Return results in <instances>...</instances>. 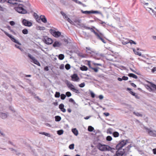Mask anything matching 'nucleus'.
I'll list each match as a JSON object with an SVG mask.
<instances>
[{
    "mask_svg": "<svg viewBox=\"0 0 156 156\" xmlns=\"http://www.w3.org/2000/svg\"><path fill=\"white\" fill-rule=\"evenodd\" d=\"M97 148L101 151H106L111 150L112 148L109 146L102 144L98 143L97 145Z\"/></svg>",
    "mask_w": 156,
    "mask_h": 156,
    "instance_id": "1",
    "label": "nucleus"
},
{
    "mask_svg": "<svg viewBox=\"0 0 156 156\" xmlns=\"http://www.w3.org/2000/svg\"><path fill=\"white\" fill-rule=\"evenodd\" d=\"M17 7L14 8L16 11L22 14H25L27 13V11L24 9L23 6L21 4H18Z\"/></svg>",
    "mask_w": 156,
    "mask_h": 156,
    "instance_id": "2",
    "label": "nucleus"
},
{
    "mask_svg": "<svg viewBox=\"0 0 156 156\" xmlns=\"http://www.w3.org/2000/svg\"><path fill=\"white\" fill-rule=\"evenodd\" d=\"M128 141L127 140H123L120 141L116 147V148L117 150H122L121 148L125 146L128 143Z\"/></svg>",
    "mask_w": 156,
    "mask_h": 156,
    "instance_id": "3",
    "label": "nucleus"
},
{
    "mask_svg": "<svg viewBox=\"0 0 156 156\" xmlns=\"http://www.w3.org/2000/svg\"><path fill=\"white\" fill-rule=\"evenodd\" d=\"M50 33L55 37H58L61 35V33L58 31H56L54 30H50Z\"/></svg>",
    "mask_w": 156,
    "mask_h": 156,
    "instance_id": "4",
    "label": "nucleus"
},
{
    "mask_svg": "<svg viewBox=\"0 0 156 156\" xmlns=\"http://www.w3.org/2000/svg\"><path fill=\"white\" fill-rule=\"evenodd\" d=\"M144 129L146 130L148 134L151 136H156V131L151 130L150 129L146 127H144Z\"/></svg>",
    "mask_w": 156,
    "mask_h": 156,
    "instance_id": "5",
    "label": "nucleus"
},
{
    "mask_svg": "<svg viewBox=\"0 0 156 156\" xmlns=\"http://www.w3.org/2000/svg\"><path fill=\"white\" fill-rule=\"evenodd\" d=\"M43 41L45 44H52L53 42L52 40L47 36L44 37Z\"/></svg>",
    "mask_w": 156,
    "mask_h": 156,
    "instance_id": "6",
    "label": "nucleus"
},
{
    "mask_svg": "<svg viewBox=\"0 0 156 156\" xmlns=\"http://www.w3.org/2000/svg\"><path fill=\"white\" fill-rule=\"evenodd\" d=\"M28 56L33 61V62L34 64L38 66H40V64L39 62L34 57H33L29 53L28 55Z\"/></svg>",
    "mask_w": 156,
    "mask_h": 156,
    "instance_id": "7",
    "label": "nucleus"
},
{
    "mask_svg": "<svg viewBox=\"0 0 156 156\" xmlns=\"http://www.w3.org/2000/svg\"><path fill=\"white\" fill-rule=\"evenodd\" d=\"M81 12L83 14H98L99 13V12L97 11H83V10H81Z\"/></svg>",
    "mask_w": 156,
    "mask_h": 156,
    "instance_id": "8",
    "label": "nucleus"
},
{
    "mask_svg": "<svg viewBox=\"0 0 156 156\" xmlns=\"http://www.w3.org/2000/svg\"><path fill=\"white\" fill-rule=\"evenodd\" d=\"M4 33L5 35H6L7 36H8L10 38L11 40L12 41L18 44H20L19 43L17 40H16L14 37H12L11 35L9 34L8 33L5 31H4Z\"/></svg>",
    "mask_w": 156,
    "mask_h": 156,
    "instance_id": "9",
    "label": "nucleus"
},
{
    "mask_svg": "<svg viewBox=\"0 0 156 156\" xmlns=\"http://www.w3.org/2000/svg\"><path fill=\"white\" fill-rule=\"evenodd\" d=\"M22 23L23 25L25 26H27L28 27H30L32 26V23L26 20L23 19L22 21Z\"/></svg>",
    "mask_w": 156,
    "mask_h": 156,
    "instance_id": "10",
    "label": "nucleus"
},
{
    "mask_svg": "<svg viewBox=\"0 0 156 156\" xmlns=\"http://www.w3.org/2000/svg\"><path fill=\"white\" fill-rule=\"evenodd\" d=\"M125 153L124 150H119L116 152L115 156H122Z\"/></svg>",
    "mask_w": 156,
    "mask_h": 156,
    "instance_id": "11",
    "label": "nucleus"
},
{
    "mask_svg": "<svg viewBox=\"0 0 156 156\" xmlns=\"http://www.w3.org/2000/svg\"><path fill=\"white\" fill-rule=\"evenodd\" d=\"M6 2L13 5H18V2H20V0H7Z\"/></svg>",
    "mask_w": 156,
    "mask_h": 156,
    "instance_id": "12",
    "label": "nucleus"
},
{
    "mask_svg": "<svg viewBox=\"0 0 156 156\" xmlns=\"http://www.w3.org/2000/svg\"><path fill=\"white\" fill-rule=\"evenodd\" d=\"M71 78L72 80L74 81H78L79 80V78L77 74H74L73 75H71Z\"/></svg>",
    "mask_w": 156,
    "mask_h": 156,
    "instance_id": "13",
    "label": "nucleus"
},
{
    "mask_svg": "<svg viewBox=\"0 0 156 156\" xmlns=\"http://www.w3.org/2000/svg\"><path fill=\"white\" fill-rule=\"evenodd\" d=\"M62 45V43L58 41H55L53 44V46L54 47H59Z\"/></svg>",
    "mask_w": 156,
    "mask_h": 156,
    "instance_id": "14",
    "label": "nucleus"
},
{
    "mask_svg": "<svg viewBox=\"0 0 156 156\" xmlns=\"http://www.w3.org/2000/svg\"><path fill=\"white\" fill-rule=\"evenodd\" d=\"M103 35L101 33H100L99 34L97 37L98 39L100 40L104 43H106V41L103 38Z\"/></svg>",
    "mask_w": 156,
    "mask_h": 156,
    "instance_id": "15",
    "label": "nucleus"
},
{
    "mask_svg": "<svg viewBox=\"0 0 156 156\" xmlns=\"http://www.w3.org/2000/svg\"><path fill=\"white\" fill-rule=\"evenodd\" d=\"M40 18L44 23H46L47 22V19L44 15H41L40 16Z\"/></svg>",
    "mask_w": 156,
    "mask_h": 156,
    "instance_id": "16",
    "label": "nucleus"
},
{
    "mask_svg": "<svg viewBox=\"0 0 156 156\" xmlns=\"http://www.w3.org/2000/svg\"><path fill=\"white\" fill-rule=\"evenodd\" d=\"M64 105L62 104H61L59 105V108L63 112H66V110L64 108Z\"/></svg>",
    "mask_w": 156,
    "mask_h": 156,
    "instance_id": "17",
    "label": "nucleus"
},
{
    "mask_svg": "<svg viewBox=\"0 0 156 156\" xmlns=\"http://www.w3.org/2000/svg\"><path fill=\"white\" fill-rule=\"evenodd\" d=\"M67 86L69 88L72 90L75 87L71 83H68Z\"/></svg>",
    "mask_w": 156,
    "mask_h": 156,
    "instance_id": "18",
    "label": "nucleus"
},
{
    "mask_svg": "<svg viewBox=\"0 0 156 156\" xmlns=\"http://www.w3.org/2000/svg\"><path fill=\"white\" fill-rule=\"evenodd\" d=\"M128 76L130 77H132L133 78H134L135 79H137V76L136 75L132 73H129L128 75Z\"/></svg>",
    "mask_w": 156,
    "mask_h": 156,
    "instance_id": "19",
    "label": "nucleus"
},
{
    "mask_svg": "<svg viewBox=\"0 0 156 156\" xmlns=\"http://www.w3.org/2000/svg\"><path fill=\"white\" fill-rule=\"evenodd\" d=\"M33 15L34 16V18L36 19V20H37V21H38V20H40V17L35 12L34 13Z\"/></svg>",
    "mask_w": 156,
    "mask_h": 156,
    "instance_id": "20",
    "label": "nucleus"
},
{
    "mask_svg": "<svg viewBox=\"0 0 156 156\" xmlns=\"http://www.w3.org/2000/svg\"><path fill=\"white\" fill-rule=\"evenodd\" d=\"M0 116L3 119H5L7 117L6 114L5 113H1L0 114Z\"/></svg>",
    "mask_w": 156,
    "mask_h": 156,
    "instance_id": "21",
    "label": "nucleus"
},
{
    "mask_svg": "<svg viewBox=\"0 0 156 156\" xmlns=\"http://www.w3.org/2000/svg\"><path fill=\"white\" fill-rule=\"evenodd\" d=\"M86 52L88 54H91L92 51L90 48V47H86Z\"/></svg>",
    "mask_w": 156,
    "mask_h": 156,
    "instance_id": "22",
    "label": "nucleus"
},
{
    "mask_svg": "<svg viewBox=\"0 0 156 156\" xmlns=\"http://www.w3.org/2000/svg\"><path fill=\"white\" fill-rule=\"evenodd\" d=\"M80 69L82 71H87L88 69V68L87 66H83L80 67Z\"/></svg>",
    "mask_w": 156,
    "mask_h": 156,
    "instance_id": "23",
    "label": "nucleus"
},
{
    "mask_svg": "<svg viewBox=\"0 0 156 156\" xmlns=\"http://www.w3.org/2000/svg\"><path fill=\"white\" fill-rule=\"evenodd\" d=\"M72 131L75 135L77 136L78 134V131L76 128L72 129Z\"/></svg>",
    "mask_w": 156,
    "mask_h": 156,
    "instance_id": "24",
    "label": "nucleus"
},
{
    "mask_svg": "<svg viewBox=\"0 0 156 156\" xmlns=\"http://www.w3.org/2000/svg\"><path fill=\"white\" fill-rule=\"evenodd\" d=\"M133 51L135 54L140 56L141 55V52L137 51L135 49H133Z\"/></svg>",
    "mask_w": 156,
    "mask_h": 156,
    "instance_id": "25",
    "label": "nucleus"
},
{
    "mask_svg": "<svg viewBox=\"0 0 156 156\" xmlns=\"http://www.w3.org/2000/svg\"><path fill=\"white\" fill-rule=\"evenodd\" d=\"M61 13L63 16L64 18L66 20L69 17L66 15V14L63 12H61Z\"/></svg>",
    "mask_w": 156,
    "mask_h": 156,
    "instance_id": "26",
    "label": "nucleus"
},
{
    "mask_svg": "<svg viewBox=\"0 0 156 156\" xmlns=\"http://www.w3.org/2000/svg\"><path fill=\"white\" fill-rule=\"evenodd\" d=\"M133 113L134 115H135L137 116L142 117V114L137 112H133Z\"/></svg>",
    "mask_w": 156,
    "mask_h": 156,
    "instance_id": "27",
    "label": "nucleus"
},
{
    "mask_svg": "<svg viewBox=\"0 0 156 156\" xmlns=\"http://www.w3.org/2000/svg\"><path fill=\"white\" fill-rule=\"evenodd\" d=\"M55 120L56 121H59L61 119V117L59 116H56L55 117Z\"/></svg>",
    "mask_w": 156,
    "mask_h": 156,
    "instance_id": "28",
    "label": "nucleus"
},
{
    "mask_svg": "<svg viewBox=\"0 0 156 156\" xmlns=\"http://www.w3.org/2000/svg\"><path fill=\"white\" fill-rule=\"evenodd\" d=\"M113 135L114 137H116L119 136V134L117 132H115L113 133Z\"/></svg>",
    "mask_w": 156,
    "mask_h": 156,
    "instance_id": "29",
    "label": "nucleus"
},
{
    "mask_svg": "<svg viewBox=\"0 0 156 156\" xmlns=\"http://www.w3.org/2000/svg\"><path fill=\"white\" fill-rule=\"evenodd\" d=\"M72 91L77 94H79L80 93L79 90L75 87L73 90Z\"/></svg>",
    "mask_w": 156,
    "mask_h": 156,
    "instance_id": "30",
    "label": "nucleus"
},
{
    "mask_svg": "<svg viewBox=\"0 0 156 156\" xmlns=\"http://www.w3.org/2000/svg\"><path fill=\"white\" fill-rule=\"evenodd\" d=\"M22 33L24 34H28V31L27 29H24L23 30Z\"/></svg>",
    "mask_w": 156,
    "mask_h": 156,
    "instance_id": "31",
    "label": "nucleus"
},
{
    "mask_svg": "<svg viewBox=\"0 0 156 156\" xmlns=\"http://www.w3.org/2000/svg\"><path fill=\"white\" fill-rule=\"evenodd\" d=\"M64 58V56L63 54H60L58 56V58L60 60H63Z\"/></svg>",
    "mask_w": 156,
    "mask_h": 156,
    "instance_id": "32",
    "label": "nucleus"
},
{
    "mask_svg": "<svg viewBox=\"0 0 156 156\" xmlns=\"http://www.w3.org/2000/svg\"><path fill=\"white\" fill-rule=\"evenodd\" d=\"M94 129V128L91 126H89L88 128V130L90 132L93 131Z\"/></svg>",
    "mask_w": 156,
    "mask_h": 156,
    "instance_id": "33",
    "label": "nucleus"
},
{
    "mask_svg": "<svg viewBox=\"0 0 156 156\" xmlns=\"http://www.w3.org/2000/svg\"><path fill=\"white\" fill-rule=\"evenodd\" d=\"M127 90H128L129 91V93L133 95L134 96H135V93L133 92L131 90V89L129 88H127Z\"/></svg>",
    "mask_w": 156,
    "mask_h": 156,
    "instance_id": "34",
    "label": "nucleus"
},
{
    "mask_svg": "<svg viewBox=\"0 0 156 156\" xmlns=\"http://www.w3.org/2000/svg\"><path fill=\"white\" fill-rule=\"evenodd\" d=\"M55 96L56 98H59L60 96V93L59 92H56L55 95Z\"/></svg>",
    "mask_w": 156,
    "mask_h": 156,
    "instance_id": "35",
    "label": "nucleus"
},
{
    "mask_svg": "<svg viewBox=\"0 0 156 156\" xmlns=\"http://www.w3.org/2000/svg\"><path fill=\"white\" fill-rule=\"evenodd\" d=\"M91 31L93 32L94 34L97 37L98 36L99 34L98 33L95 32V31L92 28H91Z\"/></svg>",
    "mask_w": 156,
    "mask_h": 156,
    "instance_id": "36",
    "label": "nucleus"
},
{
    "mask_svg": "<svg viewBox=\"0 0 156 156\" xmlns=\"http://www.w3.org/2000/svg\"><path fill=\"white\" fill-rule=\"evenodd\" d=\"M151 86L156 91V85L152 83H151Z\"/></svg>",
    "mask_w": 156,
    "mask_h": 156,
    "instance_id": "37",
    "label": "nucleus"
},
{
    "mask_svg": "<svg viewBox=\"0 0 156 156\" xmlns=\"http://www.w3.org/2000/svg\"><path fill=\"white\" fill-rule=\"evenodd\" d=\"M63 131L62 130H60L57 131V133L59 135H61L63 133Z\"/></svg>",
    "mask_w": 156,
    "mask_h": 156,
    "instance_id": "38",
    "label": "nucleus"
},
{
    "mask_svg": "<svg viewBox=\"0 0 156 156\" xmlns=\"http://www.w3.org/2000/svg\"><path fill=\"white\" fill-rule=\"evenodd\" d=\"M126 41H125L124 40H123L122 41V43L123 44H126L129 43V40H126Z\"/></svg>",
    "mask_w": 156,
    "mask_h": 156,
    "instance_id": "39",
    "label": "nucleus"
},
{
    "mask_svg": "<svg viewBox=\"0 0 156 156\" xmlns=\"http://www.w3.org/2000/svg\"><path fill=\"white\" fill-rule=\"evenodd\" d=\"M65 68L67 70H69L70 68V66L69 64H66L65 65Z\"/></svg>",
    "mask_w": 156,
    "mask_h": 156,
    "instance_id": "40",
    "label": "nucleus"
},
{
    "mask_svg": "<svg viewBox=\"0 0 156 156\" xmlns=\"http://www.w3.org/2000/svg\"><path fill=\"white\" fill-rule=\"evenodd\" d=\"M66 97V95L64 94H62L61 95V98L62 100H64L65 98Z\"/></svg>",
    "mask_w": 156,
    "mask_h": 156,
    "instance_id": "41",
    "label": "nucleus"
},
{
    "mask_svg": "<svg viewBox=\"0 0 156 156\" xmlns=\"http://www.w3.org/2000/svg\"><path fill=\"white\" fill-rule=\"evenodd\" d=\"M74 144H72L70 145L69 146V148L70 149H73L74 148Z\"/></svg>",
    "mask_w": 156,
    "mask_h": 156,
    "instance_id": "42",
    "label": "nucleus"
},
{
    "mask_svg": "<svg viewBox=\"0 0 156 156\" xmlns=\"http://www.w3.org/2000/svg\"><path fill=\"white\" fill-rule=\"evenodd\" d=\"M66 96H67L68 97H69L72 95L71 93L70 92H67L66 93Z\"/></svg>",
    "mask_w": 156,
    "mask_h": 156,
    "instance_id": "43",
    "label": "nucleus"
},
{
    "mask_svg": "<svg viewBox=\"0 0 156 156\" xmlns=\"http://www.w3.org/2000/svg\"><path fill=\"white\" fill-rule=\"evenodd\" d=\"M112 140V137L110 136H108L106 137V140L108 141H110Z\"/></svg>",
    "mask_w": 156,
    "mask_h": 156,
    "instance_id": "44",
    "label": "nucleus"
},
{
    "mask_svg": "<svg viewBox=\"0 0 156 156\" xmlns=\"http://www.w3.org/2000/svg\"><path fill=\"white\" fill-rule=\"evenodd\" d=\"M99 69V68H95L93 67H91V69L93 70L95 72H97L98 71V69Z\"/></svg>",
    "mask_w": 156,
    "mask_h": 156,
    "instance_id": "45",
    "label": "nucleus"
},
{
    "mask_svg": "<svg viewBox=\"0 0 156 156\" xmlns=\"http://www.w3.org/2000/svg\"><path fill=\"white\" fill-rule=\"evenodd\" d=\"M73 1L76 3L80 5H82V3L81 2H80L78 0H74Z\"/></svg>",
    "mask_w": 156,
    "mask_h": 156,
    "instance_id": "46",
    "label": "nucleus"
},
{
    "mask_svg": "<svg viewBox=\"0 0 156 156\" xmlns=\"http://www.w3.org/2000/svg\"><path fill=\"white\" fill-rule=\"evenodd\" d=\"M129 43H130L131 44H136V43L135 41L132 40H129Z\"/></svg>",
    "mask_w": 156,
    "mask_h": 156,
    "instance_id": "47",
    "label": "nucleus"
},
{
    "mask_svg": "<svg viewBox=\"0 0 156 156\" xmlns=\"http://www.w3.org/2000/svg\"><path fill=\"white\" fill-rule=\"evenodd\" d=\"M66 20L71 24L73 25L74 24V23L69 18H68Z\"/></svg>",
    "mask_w": 156,
    "mask_h": 156,
    "instance_id": "48",
    "label": "nucleus"
},
{
    "mask_svg": "<svg viewBox=\"0 0 156 156\" xmlns=\"http://www.w3.org/2000/svg\"><path fill=\"white\" fill-rule=\"evenodd\" d=\"M85 86V84L84 83H83L80 84L79 86L80 87H83Z\"/></svg>",
    "mask_w": 156,
    "mask_h": 156,
    "instance_id": "49",
    "label": "nucleus"
},
{
    "mask_svg": "<svg viewBox=\"0 0 156 156\" xmlns=\"http://www.w3.org/2000/svg\"><path fill=\"white\" fill-rule=\"evenodd\" d=\"M40 133L43 135H44L47 136H49V133H45V132H41Z\"/></svg>",
    "mask_w": 156,
    "mask_h": 156,
    "instance_id": "50",
    "label": "nucleus"
},
{
    "mask_svg": "<svg viewBox=\"0 0 156 156\" xmlns=\"http://www.w3.org/2000/svg\"><path fill=\"white\" fill-rule=\"evenodd\" d=\"M69 101L70 102H72L73 103V104H75V102L73 100V99L72 98H70L69 100Z\"/></svg>",
    "mask_w": 156,
    "mask_h": 156,
    "instance_id": "51",
    "label": "nucleus"
},
{
    "mask_svg": "<svg viewBox=\"0 0 156 156\" xmlns=\"http://www.w3.org/2000/svg\"><path fill=\"white\" fill-rule=\"evenodd\" d=\"M128 77H127V76H123L122 77V80H128Z\"/></svg>",
    "mask_w": 156,
    "mask_h": 156,
    "instance_id": "52",
    "label": "nucleus"
},
{
    "mask_svg": "<svg viewBox=\"0 0 156 156\" xmlns=\"http://www.w3.org/2000/svg\"><path fill=\"white\" fill-rule=\"evenodd\" d=\"M90 95H91V97L92 98H94V97H95V94H94L93 92L92 91H91L90 92Z\"/></svg>",
    "mask_w": 156,
    "mask_h": 156,
    "instance_id": "53",
    "label": "nucleus"
},
{
    "mask_svg": "<svg viewBox=\"0 0 156 156\" xmlns=\"http://www.w3.org/2000/svg\"><path fill=\"white\" fill-rule=\"evenodd\" d=\"M15 24V22L13 21H11L10 22V24L11 26H13Z\"/></svg>",
    "mask_w": 156,
    "mask_h": 156,
    "instance_id": "54",
    "label": "nucleus"
},
{
    "mask_svg": "<svg viewBox=\"0 0 156 156\" xmlns=\"http://www.w3.org/2000/svg\"><path fill=\"white\" fill-rule=\"evenodd\" d=\"M156 71V67H154L151 70V72L152 73H154V72Z\"/></svg>",
    "mask_w": 156,
    "mask_h": 156,
    "instance_id": "55",
    "label": "nucleus"
},
{
    "mask_svg": "<svg viewBox=\"0 0 156 156\" xmlns=\"http://www.w3.org/2000/svg\"><path fill=\"white\" fill-rule=\"evenodd\" d=\"M90 61H88V66H89V68H90V69H91V67H91V65H90Z\"/></svg>",
    "mask_w": 156,
    "mask_h": 156,
    "instance_id": "56",
    "label": "nucleus"
},
{
    "mask_svg": "<svg viewBox=\"0 0 156 156\" xmlns=\"http://www.w3.org/2000/svg\"><path fill=\"white\" fill-rule=\"evenodd\" d=\"M15 46L17 48L20 49V50H21V51H22V50H23V49H21V48H20V46L16 45V44L15 45Z\"/></svg>",
    "mask_w": 156,
    "mask_h": 156,
    "instance_id": "57",
    "label": "nucleus"
},
{
    "mask_svg": "<svg viewBox=\"0 0 156 156\" xmlns=\"http://www.w3.org/2000/svg\"><path fill=\"white\" fill-rule=\"evenodd\" d=\"M93 64L95 66H101V64H99V63H93Z\"/></svg>",
    "mask_w": 156,
    "mask_h": 156,
    "instance_id": "58",
    "label": "nucleus"
},
{
    "mask_svg": "<svg viewBox=\"0 0 156 156\" xmlns=\"http://www.w3.org/2000/svg\"><path fill=\"white\" fill-rule=\"evenodd\" d=\"M148 8L150 9L151 10H152V12L155 15V16L156 17V12H154L153 10L151 8Z\"/></svg>",
    "mask_w": 156,
    "mask_h": 156,
    "instance_id": "59",
    "label": "nucleus"
},
{
    "mask_svg": "<svg viewBox=\"0 0 156 156\" xmlns=\"http://www.w3.org/2000/svg\"><path fill=\"white\" fill-rule=\"evenodd\" d=\"M107 132L108 133H109L110 134H112V129H109L107 130Z\"/></svg>",
    "mask_w": 156,
    "mask_h": 156,
    "instance_id": "60",
    "label": "nucleus"
},
{
    "mask_svg": "<svg viewBox=\"0 0 156 156\" xmlns=\"http://www.w3.org/2000/svg\"><path fill=\"white\" fill-rule=\"evenodd\" d=\"M39 29L40 30H44L45 29V28L44 27H39Z\"/></svg>",
    "mask_w": 156,
    "mask_h": 156,
    "instance_id": "61",
    "label": "nucleus"
},
{
    "mask_svg": "<svg viewBox=\"0 0 156 156\" xmlns=\"http://www.w3.org/2000/svg\"><path fill=\"white\" fill-rule=\"evenodd\" d=\"M131 85L133 87H136V85L135 84L133 83H131Z\"/></svg>",
    "mask_w": 156,
    "mask_h": 156,
    "instance_id": "62",
    "label": "nucleus"
},
{
    "mask_svg": "<svg viewBox=\"0 0 156 156\" xmlns=\"http://www.w3.org/2000/svg\"><path fill=\"white\" fill-rule=\"evenodd\" d=\"M153 153L155 154H156V148L153 149Z\"/></svg>",
    "mask_w": 156,
    "mask_h": 156,
    "instance_id": "63",
    "label": "nucleus"
},
{
    "mask_svg": "<svg viewBox=\"0 0 156 156\" xmlns=\"http://www.w3.org/2000/svg\"><path fill=\"white\" fill-rule=\"evenodd\" d=\"M99 98L101 100L103 98V97L102 95H100L99 96Z\"/></svg>",
    "mask_w": 156,
    "mask_h": 156,
    "instance_id": "64",
    "label": "nucleus"
}]
</instances>
